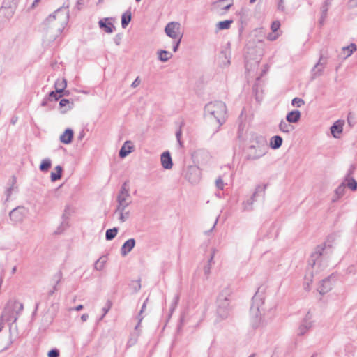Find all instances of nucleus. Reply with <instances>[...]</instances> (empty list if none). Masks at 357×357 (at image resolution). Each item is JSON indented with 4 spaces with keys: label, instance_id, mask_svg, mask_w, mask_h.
<instances>
[{
    "label": "nucleus",
    "instance_id": "1",
    "mask_svg": "<svg viewBox=\"0 0 357 357\" xmlns=\"http://www.w3.org/2000/svg\"><path fill=\"white\" fill-rule=\"evenodd\" d=\"M68 7H61L50 15L43 23V31L49 41L56 39L62 32L68 21Z\"/></svg>",
    "mask_w": 357,
    "mask_h": 357
},
{
    "label": "nucleus",
    "instance_id": "2",
    "mask_svg": "<svg viewBox=\"0 0 357 357\" xmlns=\"http://www.w3.org/2000/svg\"><path fill=\"white\" fill-rule=\"evenodd\" d=\"M264 301V291L259 288L252 297V303L250 311V323L255 328L264 326L265 323L262 313L265 311Z\"/></svg>",
    "mask_w": 357,
    "mask_h": 357
},
{
    "label": "nucleus",
    "instance_id": "3",
    "mask_svg": "<svg viewBox=\"0 0 357 357\" xmlns=\"http://www.w3.org/2000/svg\"><path fill=\"white\" fill-rule=\"evenodd\" d=\"M204 116L209 121H215L218 127L222 125L227 117L226 105L222 101L211 102L206 105Z\"/></svg>",
    "mask_w": 357,
    "mask_h": 357
},
{
    "label": "nucleus",
    "instance_id": "4",
    "mask_svg": "<svg viewBox=\"0 0 357 357\" xmlns=\"http://www.w3.org/2000/svg\"><path fill=\"white\" fill-rule=\"evenodd\" d=\"M23 310V305L16 301H10L8 302L2 313L0 321V332L3 330V322L14 323L17 319V314Z\"/></svg>",
    "mask_w": 357,
    "mask_h": 357
},
{
    "label": "nucleus",
    "instance_id": "5",
    "mask_svg": "<svg viewBox=\"0 0 357 357\" xmlns=\"http://www.w3.org/2000/svg\"><path fill=\"white\" fill-rule=\"evenodd\" d=\"M231 290L226 287L222 290L217 298V314L222 319H226L229 315L231 310L230 296Z\"/></svg>",
    "mask_w": 357,
    "mask_h": 357
},
{
    "label": "nucleus",
    "instance_id": "6",
    "mask_svg": "<svg viewBox=\"0 0 357 357\" xmlns=\"http://www.w3.org/2000/svg\"><path fill=\"white\" fill-rule=\"evenodd\" d=\"M268 150L266 139L263 137H257L254 144L249 147L248 157L252 160L259 159L264 156Z\"/></svg>",
    "mask_w": 357,
    "mask_h": 357
},
{
    "label": "nucleus",
    "instance_id": "7",
    "mask_svg": "<svg viewBox=\"0 0 357 357\" xmlns=\"http://www.w3.org/2000/svg\"><path fill=\"white\" fill-rule=\"evenodd\" d=\"M118 205L117 211H123L131 204L132 200L128 189L123 185L116 198Z\"/></svg>",
    "mask_w": 357,
    "mask_h": 357
},
{
    "label": "nucleus",
    "instance_id": "8",
    "mask_svg": "<svg viewBox=\"0 0 357 357\" xmlns=\"http://www.w3.org/2000/svg\"><path fill=\"white\" fill-rule=\"evenodd\" d=\"M165 33L172 39L182 38L181 33V24L176 22H169L165 28Z\"/></svg>",
    "mask_w": 357,
    "mask_h": 357
},
{
    "label": "nucleus",
    "instance_id": "9",
    "mask_svg": "<svg viewBox=\"0 0 357 357\" xmlns=\"http://www.w3.org/2000/svg\"><path fill=\"white\" fill-rule=\"evenodd\" d=\"M312 314L310 312H307L298 327V334L299 335H305L312 328Z\"/></svg>",
    "mask_w": 357,
    "mask_h": 357
},
{
    "label": "nucleus",
    "instance_id": "10",
    "mask_svg": "<svg viewBox=\"0 0 357 357\" xmlns=\"http://www.w3.org/2000/svg\"><path fill=\"white\" fill-rule=\"evenodd\" d=\"M324 248L321 246H318L314 252L312 254L310 258L309 259L308 264L312 268H314L316 265H319L322 261V258L324 255Z\"/></svg>",
    "mask_w": 357,
    "mask_h": 357
},
{
    "label": "nucleus",
    "instance_id": "11",
    "mask_svg": "<svg viewBox=\"0 0 357 357\" xmlns=\"http://www.w3.org/2000/svg\"><path fill=\"white\" fill-rule=\"evenodd\" d=\"M327 63V59L321 56L319 61L312 70V78L315 79L321 75L323 70Z\"/></svg>",
    "mask_w": 357,
    "mask_h": 357
},
{
    "label": "nucleus",
    "instance_id": "12",
    "mask_svg": "<svg viewBox=\"0 0 357 357\" xmlns=\"http://www.w3.org/2000/svg\"><path fill=\"white\" fill-rule=\"evenodd\" d=\"M26 214V209L24 207H17L13 209L9 216L12 221L15 222H20L23 220Z\"/></svg>",
    "mask_w": 357,
    "mask_h": 357
},
{
    "label": "nucleus",
    "instance_id": "13",
    "mask_svg": "<svg viewBox=\"0 0 357 357\" xmlns=\"http://www.w3.org/2000/svg\"><path fill=\"white\" fill-rule=\"evenodd\" d=\"M185 176L190 183H196L200 179V170L195 166L190 167Z\"/></svg>",
    "mask_w": 357,
    "mask_h": 357
},
{
    "label": "nucleus",
    "instance_id": "14",
    "mask_svg": "<svg viewBox=\"0 0 357 357\" xmlns=\"http://www.w3.org/2000/svg\"><path fill=\"white\" fill-rule=\"evenodd\" d=\"M111 20V18L105 17L101 19L98 22V25L100 28L107 33H112L115 29V26H114Z\"/></svg>",
    "mask_w": 357,
    "mask_h": 357
},
{
    "label": "nucleus",
    "instance_id": "15",
    "mask_svg": "<svg viewBox=\"0 0 357 357\" xmlns=\"http://www.w3.org/2000/svg\"><path fill=\"white\" fill-rule=\"evenodd\" d=\"M344 121L343 120L336 121L331 127V132L334 138L339 139L343 131Z\"/></svg>",
    "mask_w": 357,
    "mask_h": 357
},
{
    "label": "nucleus",
    "instance_id": "16",
    "mask_svg": "<svg viewBox=\"0 0 357 357\" xmlns=\"http://www.w3.org/2000/svg\"><path fill=\"white\" fill-rule=\"evenodd\" d=\"M225 0H219L213 3L212 10L218 13L227 12L231 6V4L225 5Z\"/></svg>",
    "mask_w": 357,
    "mask_h": 357
},
{
    "label": "nucleus",
    "instance_id": "17",
    "mask_svg": "<svg viewBox=\"0 0 357 357\" xmlns=\"http://www.w3.org/2000/svg\"><path fill=\"white\" fill-rule=\"evenodd\" d=\"M332 289V282L331 281V277L324 279L320 285L318 287V291L320 294L324 295Z\"/></svg>",
    "mask_w": 357,
    "mask_h": 357
},
{
    "label": "nucleus",
    "instance_id": "18",
    "mask_svg": "<svg viewBox=\"0 0 357 357\" xmlns=\"http://www.w3.org/2000/svg\"><path fill=\"white\" fill-rule=\"evenodd\" d=\"M160 160L161 165L164 169H170L172 168V160L169 151H165L162 153Z\"/></svg>",
    "mask_w": 357,
    "mask_h": 357
},
{
    "label": "nucleus",
    "instance_id": "19",
    "mask_svg": "<svg viewBox=\"0 0 357 357\" xmlns=\"http://www.w3.org/2000/svg\"><path fill=\"white\" fill-rule=\"evenodd\" d=\"M135 245V240L134 238L127 240L121 248V255L126 257L134 248Z\"/></svg>",
    "mask_w": 357,
    "mask_h": 357
},
{
    "label": "nucleus",
    "instance_id": "20",
    "mask_svg": "<svg viewBox=\"0 0 357 357\" xmlns=\"http://www.w3.org/2000/svg\"><path fill=\"white\" fill-rule=\"evenodd\" d=\"M331 0H326L321 7V16L319 21V23L321 26L324 24L325 20L327 18V14L331 6Z\"/></svg>",
    "mask_w": 357,
    "mask_h": 357
},
{
    "label": "nucleus",
    "instance_id": "21",
    "mask_svg": "<svg viewBox=\"0 0 357 357\" xmlns=\"http://www.w3.org/2000/svg\"><path fill=\"white\" fill-rule=\"evenodd\" d=\"M133 150L132 143L130 141H126L123 144L122 147L119 151V156L121 158L126 157Z\"/></svg>",
    "mask_w": 357,
    "mask_h": 357
},
{
    "label": "nucleus",
    "instance_id": "22",
    "mask_svg": "<svg viewBox=\"0 0 357 357\" xmlns=\"http://www.w3.org/2000/svg\"><path fill=\"white\" fill-rule=\"evenodd\" d=\"M73 137V131L72 129L68 128L60 136V141L66 144H70Z\"/></svg>",
    "mask_w": 357,
    "mask_h": 357
},
{
    "label": "nucleus",
    "instance_id": "23",
    "mask_svg": "<svg viewBox=\"0 0 357 357\" xmlns=\"http://www.w3.org/2000/svg\"><path fill=\"white\" fill-rule=\"evenodd\" d=\"M351 174V171H350L347 176L345 177L344 180L342 182L346 183V186H347L349 189L351 190H356L357 189V182L356 181L351 177L350 175Z\"/></svg>",
    "mask_w": 357,
    "mask_h": 357
},
{
    "label": "nucleus",
    "instance_id": "24",
    "mask_svg": "<svg viewBox=\"0 0 357 357\" xmlns=\"http://www.w3.org/2000/svg\"><path fill=\"white\" fill-rule=\"evenodd\" d=\"M301 118V112L298 110H294L289 112L286 116V120L289 123H296Z\"/></svg>",
    "mask_w": 357,
    "mask_h": 357
},
{
    "label": "nucleus",
    "instance_id": "25",
    "mask_svg": "<svg viewBox=\"0 0 357 357\" xmlns=\"http://www.w3.org/2000/svg\"><path fill=\"white\" fill-rule=\"evenodd\" d=\"M54 86L55 90H56L57 92H60L61 93L67 86L66 79L65 78L57 79L55 82Z\"/></svg>",
    "mask_w": 357,
    "mask_h": 357
},
{
    "label": "nucleus",
    "instance_id": "26",
    "mask_svg": "<svg viewBox=\"0 0 357 357\" xmlns=\"http://www.w3.org/2000/svg\"><path fill=\"white\" fill-rule=\"evenodd\" d=\"M132 19V14L130 10L126 11L121 16V26L123 28H126Z\"/></svg>",
    "mask_w": 357,
    "mask_h": 357
},
{
    "label": "nucleus",
    "instance_id": "27",
    "mask_svg": "<svg viewBox=\"0 0 357 357\" xmlns=\"http://www.w3.org/2000/svg\"><path fill=\"white\" fill-rule=\"evenodd\" d=\"M158 59L162 62L167 61L170 58H172V54L171 52L166 50H159L158 51Z\"/></svg>",
    "mask_w": 357,
    "mask_h": 357
},
{
    "label": "nucleus",
    "instance_id": "28",
    "mask_svg": "<svg viewBox=\"0 0 357 357\" xmlns=\"http://www.w3.org/2000/svg\"><path fill=\"white\" fill-rule=\"evenodd\" d=\"M282 138L280 136L276 135L271 139V146L273 149H277L282 146Z\"/></svg>",
    "mask_w": 357,
    "mask_h": 357
},
{
    "label": "nucleus",
    "instance_id": "29",
    "mask_svg": "<svg viewBox=\"0 0 357 357\" xmlns=\"http://www.w3.org/2000/svg\"><path fill=\"white\" fill-rule=\"evenodd\" d=\"M279 129L283 132L289 133L293 130V126L287 120H282L279 124Z\"/></svg>",
    "mask_w": 357,
    "mask_h": 357
},
{
    "label": "nucleus",
    "instance_id": "30",
    "mask_svg": "<svg viewBox=\"0 0 357 357\" xmlns=\"http://www.w3.org/2000/svg\"><path fill=\"white\" fill-rule=\"evenodd\" d=\"M54 169H55L56 172H52L51 175H50L51 181L52 182H54V181L60 179L61 177V175H62L63 169L60 165H57Z\"/></svg>",
    "mask_w": 357,
    "mask_h": 357
},
{
    "label": "nucleus",
    "instance_id": "31",
    "mask_svg": "<svg viewBox=\"0 0 357 357\" xmlns=\"http://www.w3.org/2000/svg\"><path fill=\"white\" fill-rule=\"evenodd\" d=\"M266 187H267L266 184L257 185L255 188V192H253L252 196L254 197L255 198H256L260 195L264 197L265 195V191H266Z\"/></svg>",
    "mask_w": 357,
    "mask_h": 357
},
{
    "label": "nucleus",
    "instance_id": "32",
    "mask_svg": "<svg viewBox=\"0 0 357 357\" xmlns=\"http://www.w3.org/2000/svg\"><path fill=\"white\" fill-rule=\"evenodd\" d=\"M107 263V258L105 257H100L94 264V268L97 271H102L105 268Z\"/></svg>",
    "mask_w": 357,
    "mask_h": 357
},
{
    "label": "nucleus",
    "instance_id": "33",
    "mask_svg": "<svg viewBox=\"0 0 357 357\" xmlns=\"http://www.w3.org/2000/svg\"><path fill=\"white\" fill-rule=\"evenodd\" d=\"M72 102L68 99H61L59 102V105L61 108V113H66L68 110L71 109Z\"/></svg>",
    "mask_w": 357,
    "mask_h": 357
},
{
    "label": "nucleus",
    "instance_id": "34",
    "mask_svg": "<svg viewBox=\"0 0 357 357\" xmlns=\"http://www.w3.org/2000/svg\"><path fill=\"white\" fill-rule=\"evenodd\" d=\"M233 23L232 20H227L225 21L219 22L216 24V28L218 30H224V29H229L231 26V24Z\"/></svg>",
    "mask_w": 357,
    "mask_h": 357
},
{
    "label": "nucleus",
    "instance_id": "35",
    "mask_svg": "<svg viewBox=\"0 0 357 357\" xmlns=\"http://www.w3.org/2000/svg\"><path fill=\"white\" fill-rule=\"evenodd\" d=\"M342 51L346 54V58L350 56L354 51L356 50V45L354 43H351L347 47H342Z\"/></svg>",
    "mask_w": 357,
    "mask_h": 357
},
{
    "label": "nucleus",
    "instance_id": "36",
    "mask_svg": "<svg viewBox=\"0 0 357 357\" xmlns=\"http://www.w3.org/2000/svg\"><path fill=\"white\" fill-rule=\"evenodd\" d=\"M51 160L49 158H45L41 161L39 169L41 172H47L51 167Z\"/></svg>",
    "mask_w": 357,
    "mask_h": 357
},
{
    "label": "nucleus",
    "instance_id": "37",
    "mask_svg": "<svg viewBox=\"0 0 357 357\" xmlns=\"http://www.w3.org/2000/svg\"><path fill=\"white\" fill-rule=\"evenodd\" d=\"M256 198L254 197H251L248 200L243 202V211H251L252 209V204L255 202Z\"/></svg>",
    "mask_w": 357,
    "mask_h": 357
},
{
    "label": "nucleus",
    "instance_id": "38",
    "mask_svg": "<svg viewBox=\"0 0 357 357\" xmlns=\"http://www.w3.org/2000/svg\"><path fill=\"white\" fill-rule=\"evenodd\" d=\"M214 255L215 250H213L210 259H208V264L204 267V274L206 277H208L211 273V264L213 263V261Z\"/></svg>",
    "mask_w": 357,
    "mask_h": 357
},
{
    "label": "nucleus",
    "instance_id": "39",
    "mask_svg": "<svg viewBox=\"0 0 357 357\" xmlns=\"http://www.w3.org/2000/svg\"><path fill=\"white\" fill-rule=\"evenodd\" d=\"M115 213H118L119 215V219L121 222L126 221L130 216V212L128 211H126V209H123V211H117V209H116Z\"/></svg>",
    "mask_w": 357,
    "mask_h": 357
},
{
    "label": "nucleus",
    "instance_id": "40",
    "mask_svg": "<svg viewBox=\"0 0 357 357\" xmlns=\"http://www.w3.org/2000/svg\"><path fill=\"white\" fill-rule=\"evenodd\" d=\"M118 233V229L114 227L112 229H107L105 234V238L107 241H111L115 238Z\"/></svg>",
    "mask_w": 357,
    "mask_h": 357
},
{
    "label": "nucleus",
    "instance_id": "41",
    "mask_svg": "<svg viewBox=\"0 0 357 357\" xmlns=\"http://www.w3.org/2000/svg\"><path fill=\"white\" fill-rule=\"evenodd\" d=\"M346 183L342 182L335 190V194L339 197H342L345 193Z\"/></svg>",
    "mask_w": 357,
    "mask_h": 357
},
{
    "label": "nucleus",
    "instance_id": "42",
    "mask_svg": "<svg viewBox=\"0 0 357 357\" xmlns=\"http://www.w3.org/2000/svg\"><path fill=\"white\" fill-rule=\"evenodd\" d=\"M179 298H180L179 294H176L174 296V297L173 298V301H172V303L170 305V308H169L170 314H172L173 312L176 308V307L178 305V301H179Z\"/></svg>",
    "mask_w": 357,
    "mask_h": 357
},
{
    "label": "nucleus",
    "instance_id": "43",
    "mask_svg": "<svg viewBox=\"0 0 357 357\" xmlns=\"http://www.w3.org/2000/svg\"><path fill=\"white\" fill-rule=\"evenodd\" d=\"M139 335V333L137 332L135 334L132 335V337L128 341V346L132 347L133 346L137 341V338Z\"/></svg>",
    "mask_w": 357,
    "mask_h": 357
},
{
    "label": "nucleus",
    "instance_id": "44",
    "mask_svg": "<svg viewBox=\"0 0 357 357\" xmlns=\"http://www.w3.org/2000/svg\"><path fill=\"white\" fill-rule=\"evenodd\" d=\"M61 96L62 95H61V93L57 92L56 90H55V91H51L49 93V100H57L61 97Z\"/></svg>",
    "mask_w": 357,
    "mask_h": 357
},
{
    "label": "nucleus",
    "instance_id": "45",
    "mask_svg": "<svg viewBox=\"0 0 357 357\" xmlns=\"http://www.w3.org/2000/svg\"><path fill=\"white\" fill-rule=\"evenodd\" d=\"M15 182V179L14 178L13 181V185L10 188H8L6 191V202H8L9 200L12 192L15 190V187L14 186Z\"/></svg>",
    "mask_w": 357,
    "mask_h": 357
},
{
    "label": "nucleus",
    "instance_id": "46",
    "mask_svg": "<svg viewBox=\"0 0 357 357\" xmlns=\"http://www.w3.org/2000/svg\"><path fill=\"white\" fill-rule=\"evenodd\" d=\"M304 103V100L300 98H294L291 102L292 105L297 107H301Z\"/></svg>",
    "mask_w": 357,
    "mask_h": 357
},
{
    "label": "nucleus",
    "instance_id": "47",
    "mask_svg": "<svg viewBox=\"0 0 357 357\" xmlns=\"http://www.w3.org/2000/svg\"><path fill=\"white\" fill-rule=\"evenodd\" d=\"M312 275H305V283H304V288L306 290H309L310 289V284L312 283Z\"/></svg>",
    "mask_w": 357,
    "mask_h": 357
},
{
    "label": "nucleus",
    "instance_id": "48",
    "mask_svg": "<svg viewBox=\"0 0 357 357\" xmlns=\"http://www.w3.org/2000/svg\"><path fill=\"white\" fill-rule=\"evenodd\" d=\"M146 308V303H144V304L142 305V309L140 310V312H139V314L138 315V319H139V322L137 324V325L135 326V330H137L142 319H143V317L141 316L142 313L144 312V310H145Z\"/></svg>",
    "mask_w": 357,
    "mask_h": 357
},
{
    "label": "nucleus",
    "instance_id": "49",
    "mask_svg": "<svg viewBox=\"0 0 357 357\" xmlns=\"http://www.w3.org/2000/svg\"><path fill=\"white\" fill-rule=\"evenodd\" d=\"M280 33L277 32H272L268 34L267 39L270 41H274L278 38Z\"/></svg>",
    "mask_w": 357,
    "mask_h": 357
},
{
    "label": "nucleus",
    "instance_id": "50",
    "mask_svg": "<svg viewBox=\"0 0 357 357\" xmlns=\"http://www.w3.org/2000/svg\"><path fill=\"white\" fill-rule=\"evenodd\" d=\"M280 27V23L279 21H274L271 26V29L273 32H277Z\"/></svg>",
    "mask_w": 357,
    "mask_h": 357
},
{
    "label": "nucleus",
    "instance_id": "51",
    "mask_svg": "<svg viewBox=\"0 0 357 357\" xmlns=\"http://www.w3.org/2000/svg\"><path fill=\"white\" fill-rule=\"evenodd\" d=\"M111 307H112V302L110 301H107L105 305L102 309V310L103 312V316L106 315V314L110 310Z\"/></svg>",
    "mask_w": 357,
    "mask_h": 357
},
{
    "label": "nucleus",
    "instance_id": "52",
    "mask_svg": "<svg viewBox=\"0 0 357 357\" xmlns=\"http://www.w3.org/2000/svg\"><path fill=\"white\" fill-rule=\"evenodd\" d=\"M181 135H182V130H181V128H180L176 132V139L178 141V144L180 147L183 146V142L181 140Z\"/></svg>",
    "mask_w": 357,
    "mask_h": 357
},
{
    "label": "nucleus",
    "instance_id": "53",
    "mask_svg": "<svg viewBox=\"0 0 357 357\" xmlns=\"http://www.w3.org/2000/svg\"><path fill=\"white\" fill-rule=\"evenodd\" d=\"M277 8L278 10L284 12L285 10L284 0H278L277 3Z\"/></svg>",
    "mask_w": 357,
    "mask_h": 357
},
{
    "label": "nucleus",
    "instance_id": "54",
    "mask_svg": "<svg viewBox=\"0 0 357 357\" xmlns=\"http://www.w3.org/2000/svg\"><path fill=\"white\" fill-rule=\"evenodd\" d=\"M215 185L220 190H222L224 188V182L221 177L216 179Z\"/></svg>",
    "mask_w": 357,
    "mask_h": 357
},
{
    "label": "nucleus",
    "instance_id": "55",
    "mask_svg": "<svg viewBox=\"0 0 357 357\" xmlns=\"http://www.w3.org/2000/svg\"><path fill=\"white\" fill-rule=\"evenodd\" d=\"M59 351L56 349H52L48 352V357H59Z\"/></svg>",
    "mask_w": 357,
    "mask_h": 357
},
{
    "label": "nucleus",
    "instance_id": "56",
    "mask_svg": "<svg viewBox=\"0 0 357 357\" xmlns=\"http://www.w3.org/2000/svg\"><path fill=\"white\" fill-rule=\"evenodd\" d=\"M181 38H182L181 37H180V38H176V41H175V42L174 43V45H173V51H174V52H176L178 50V46H179L180 43H181Z\"/></svg>",
    "mask_w": 357,
    "mask_h": 357
},
{
    "label": "nucleus",
    "instance_id": "57",
    "mask_svg": "<svg viewBox=\"0 0 357 357\" xmlns=\"http://www.w3.org/2000/svg\"><path fill=\"white\" fill-rule=\"evenodd\" d=\"M141 83V80L139 79V77H137L134 81L131 84V87L132 88H136Z\"/></svg>",
    "mask_w": 357,
    "mask_h": 357
},
{
    "label": "nucleus",
    "instance_id": "58",
    "mask_svg": "<svg viewBox=\"0 0 357 357\" xmlns=\"http://www.w3.org/2000/svg\"><path fill=\"white\" fill-rule=\"evenodd\" d=\"M349 6L351 8H357V0H350L349 1Z\"/></svg>",
    "mask_w": 357,
    "mask_h": 357
},
{
    "label": "nucleus",
    "instance_id": "59",
    "mask_svg": "<svg viewBox=\"0 0 357 357\" xmlns=\"http://www.w3.org/2000/svg\"><path fill=\"white\" fill-rule=\"evenodd\" d=\"M59 282H60V275H59V279L57 280L56 284L54 286L53 289H52V290H51V291L49 292V296H52V295H53V294L54 293V291L56 290V285H57V284H59Z\"/></svg>",
    "mask_w": 357,
    "mask_h": 357
},
{
    "label": "nucleus",
    "instance_id": "60",
    "mask_svg": "<svg viewBox=\"0 0 357 357\" xmlns=\"http://www.w3.org/2000/svg\"><path fill=\"white\" fill-rule=\"evenodd\" d=\"M84 308V306L82 305H79L74 308H71L70 310H75V311H80Z\"/></svg>",
    "mask_w": 357,
    "mask_h": 357
},
{
    "label": "nucleus",
    "instance_id": "61",
    "mask_svg": "<svg viewBox=\"0 0 357 357\" xmlns=\"http://www.w3.org/2000/svg\"><path fill=\"white\" fill-rule=\"evenodd\" d=\"M89 318V315L88 314H83L82 316H81V319L82 321H86Z\"/></svg>",
    "mask_w": 357,
    "mask_h": 357
},
{
    "label": "nucleus",
    "instance_id": "62",
    "mask_svg": "<svg viewBox=\"0 0 357 357\" xmlns=\"http://www.w3.org/2000/svg\"><path fill=\"white\" fill-rule=\"evenodd\" d=\"M218 221V217H217V218H216L215 221V222L213 223V227H212V228L211 229V230H209L208 231H206V234H208V233L211 232V231H212V230L215 227V226H216V225H217Z\"/></svg>",
    "mask_w": 357,
    "mask_h": 357
},
{
    "label": "nucleus",
    "instance_id": "63",
    "mask_svg": "<svg viewBox=\"0 0 357 357\" xmlns=\"http://www.w3.org/2000/svg\"><path fill=\"white\" fill-rule=\"evenodd\" d=\"M341 197H339L338 195H336L335 194L334 195V196L332 198V202H336Z\"/></svg>",
    "mask_w": 357,
    "mask_h": 357
},
{
    "label": "nucleus",
    "instance_id": "64",
    "mask_svg": "<svg viewBox=\"0 0 357 357\" xmlns=\"http://www.w3.org/2000/svg\"><path fill=\"white\" fill-rule=\"evenodd\" d=\"M39 0H35L33 3V5L32 6H35L38 3Z\"/></svg>",
    "mask_w": 357,
    "mask_h": 357
}]
</instances>
